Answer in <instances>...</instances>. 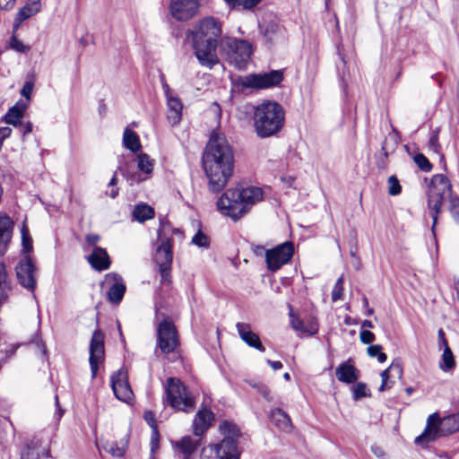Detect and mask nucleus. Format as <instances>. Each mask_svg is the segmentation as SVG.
Masks as SVG:
<instances>
[{
	"label": "nucleus",
	"mask_w": 459,
	"mask_h": 459,
	"mask_svg": "<svg viewBox=\"0 0 459 459\" xmlns=\"http://www.w3.org/2000/svg\"><path fill=\"white\" fill-rule=\"evenodd\" d=\"M203 168L212 192L222 190L233 175L234 152L223 134L213 133L203 154Z\"/></svg>",
	"instance_id": "f257e3e1"
},
{
	"label": "nucleus",
	"mask_w": 459,
	"mask_h": 459,
	"mask_svg": "<svg viewBox=\"0 0 459 459\" xmlns=\"http://www.w3.org/2000/svg\"><path fill=\"white\" fill-rule=\"evenodd\" d=\"M221 33V23L212 17L203 19L188 33L187 37L192 41L195 55L201 65L212 68L219 63L216 48Z\"/></svg>",
	"instance_id": "f03ea898"
},
{
	"label": "nucleus",
	"mask_w": 459,
	"mask_h": 459,
	"mask_svg": "<svg viewBox=\"0 0 459 459\" xmlns=\"http://www.w3.org/2000/svg\"><path fill=\"white\" fill-rule=\"evenodd\" d=\"M262 199L263 191L260 187L230 188L218 199L217 208L223 215L237 221Z\"/></svg>",
	"instance_id": "7ed1b4c3"
},
{
	"label": "nucleus",
	"mask_w": 459,
	"mask_h": 459,
	"mask_svg": "<svg viewBox=\"0 0 459 459\" xmlns=\"http://www.w3.org/2000/svg\"><path fill=\"white\" fill-rule=\"evenodd\" d=\"M284 121V108L276 101L266 100L255 108L254 128L260 138H267L278 134L283 127Z\"/></svg>",
	"instance_id": "20e7f679"
},
{
	"label": "nucleus",
	"mask_w": 459,
	"mask_h": 459,
	"mask_svg": "<svg viewBox=\"0 0 459 459\" xmlns=\"http://www.w3.org/2000/svg\"><path fill=\"white\" fill-rule=\"evenodd\" d=\"M459 430V413H453L444 418L435 412L430 414L427 420L425 430L415 438V443L420 446H426L440 437L446 436Z\"/></svg>",
	"instance_id": "39448f33"
},
{
	"label": "nucleus",
	"mask_w": 459,
	"mask_h": 459,
	"mask_svg": "<svg viewBox=\"0 0 459 459\" xmlns=\"http://www.w3.org/2000/svg\"><path fill=\"white\" fill-rule=\"evenodd\" d=\"M452 185L450 180L443 174H436L432 177L428 191V208L433 219L432 230H434L438 214L442 211L445 200H451Z\"/></svg>",
	"instance_id": "423d86ee"
},
{
	"label": "nucleus",
	"mask_w": 459,
	"mask_h": 459,
	"mask_svg": "<svg viewBox=\"0 0 459 459\" xmlns=\"http://www.w3.org/2000/svg\"><path fill=\"white\" fill-rule=\"evenodd\" d=\"M167 403L173 408L188 412L195 408V399L179 379L170 377L166 385Z\"/></svg>",
	"instance_id": "0eeeda50"
},
{
	"label": "nucleus",
	"mask_w": 459,
	"mask_h": 459,
	"mask_svg": "<svg viewBox=\"0 0 459 459\" xmlns=\"http://www.w3.org/2000/svg\"><path fill=\"white\" fill-rule=\"evenodd\" d=\"M283 80L281 70H273L269 73L250 74L239 76L235 81V85L242 90H262L278 86Z\"/></svg>",
	"instance_id": "6e6552de"
},
{
	"label": "nucleus",
	"mask_w": 459,
	"mask_h": 459,
	"mask_svg": "<svg viewBox=\"0 0 459 459\" xmlns=\"http://www.w3.org/2000/svg\"><path fill=\"white\" fill-rule=\"evenodd\" d=\"M222 48L230 63L233 64L238 69L246 67L252 54V47L247 41L225 38L222 40Z\"/></svg>",
	"instance_id": "1a4fd4ad"
},
{
	"label": "nucleus",
	"mask_w": 459,
	"mask_h": 459,
	"mask_svg": "<svg viewBox=\"0 0 459 459\" xmlns=\"http://www.w3.org/2000/svg\"><path fill=\"white\" fill-rule=\"evenodd\" d=\"M165 226L158 230L159 245L156 248L155 262L159 266V270L162 278V281H169L170 267L173 259L171 239L164 234Z\"/></svg>",
	"instance_id": "9d476101"
},
{
	"label": "nucleus",
	"mask_w": 459,
	"mask_h": 459,
	"mask_svg": "<svg viewBox=\"0 0 459 459\" xmlns=\"http://www.w3.org/2000/svg\"><path fill=\"white\" fill-rule=\"evenodd\" d=\"M178 335L173 322L165 318L157 328V345L163 354L173 352L178 346Z\"/></svg>",
	"instance_id": "9b49d317"
},
{
	"label": "nucleus",
	"mask_w": 459,
	"mask_h": 459,
	"mask_svg": "<svg viewBox=\"0 0 459 459\" xmlns=\"http://www.w3.org/2000/svg\"><path fill=\"white\" fill-rule=\"evenodd\" d=\"M238 445L232 440L223 438L217 444L203 448L200 459H239Z\"/></svg>",
	"instance_id": "f8f14e48"
},
{
	"label": "nucleus",
	"mask_w": 459,
	"mask_h": 459,
	"mask_svg": "<svg viewBox=\"0 0 459 459\" xmlns=\"http://www.w3.org/2000/svg\"><path fill=\"white\" fill-rule=\"evenodd\" d=\"M294 254V246L290 241H286L265 252L267 269L276 272L288 264Z\"/></svg>",
	"instance_id": "ddd939ff"
},
{
	"label": "nucleus",
	"mask_w": 459,
	"mask_h": 459,
	"mask_svg": "<svg viewBox=\"0 0 459 459\" xmlns=\"http://www.w3.org/2000/svg\"><path fill=\"white\" fill-rule=\"evenodd\" d=\"M111 387L115 396L126 403H129L134 399V393L128 383L127 372L123 368L113 373L110 377Z\"/></svg>",
	"instance_id": "4468645a"
},
{
	"label": "nucleus",
	"mask_w": 459,
	"mask_h": 459,
	"mask_svg": "<svg viewBox=\"0 0 459 459\" xmlns=\"http://www.w3.org/2000/svg\"><path fill=\"white\" fill-rule=\"evenodd\" d=\"M199 6V0H170L169 13L177 21L186 22L197 14Z\"/></svg>",
	"instance_id": "2eb2a0df"
},
{
	"label": "nucleus",
	"mask_w": 459,
	"mask_h": 459,
	"mask_svg": "<svg viewBox=\"0 0 459 459\" xmlns=\"http://www.w3.org/2000/svg\"><path fill=\"white\" fill-rule=\"evenodd\" d=\"M105 357L104 333L96 330L91 340L90 344V366L91 377L94 378L97 375L99 365L101 364Z\"/></svg>",
	"instance_id": "dca6fc26"
},
{
	"label": "nucleus",
	"mask_w": 459,
	"mask_h": 459,
	"mask_svg": "<svg viewBox=\"0 0 459 459\" xmlns=\"http://www.w3.org/2000/svg\"><path fill=\"white\" fill-rule=\"evenodd\" d=\"M16 275L19 282L24 288L33 290L36 286L35 266L29 256L20 261L16 266Z\"/></svg>",
	"instance_id": "f3484780"
},
{
	"label": "nucleus",
	"mask_w": 459,
	"mask_h": 459,
	"mask_svg": "<svg viewBox=\"0 0 459 459\" xmlns=\"http://www.w3.org/2000/svg\"><path fill=\"white\" fill-rule=\"evenodd\" d=\"M403 367L400 361L395 360L381 373L382 383L379 386V391L383 392L386 389H390L394 384V378H402L403 377Z\"/></svg>",
	"instance_id": "a211bd4d"
},
{
	"label": "nucleus",
	"mask_w": 459,
	"mask_h": 459,
	"mask_svg": "<svg viewBox=\"0 0 459 459\" xmlns=\"http://www.w3.org/2000/svg\"><path fill=\"white\" fill-rule=\"evenodd\" d=\"M236 328L241 338L248 346L253 347L262 352L265 351L259 336L251 330V326L246 323H237Z\"/></svg>",
	"instance_id": "6ab92c4d"
},
{
	"label": "nucleus",
	"mask_w": 459,
	"mask_h": 459,
	"mask_svg": "<svg viewBox=\"0 0 459 459\" xmlns=\"http://www.w3.org/2000/svg\"><path fill=\"white\" fill-rule=\"evenodd\" d=\"M48 457L49 450L46 446H43L39 439L32 440L21 455V459H48Z\"/></svg>",
	"instance_id": "aec40b11"
},
{
	"label": "nucleus",
	"mask_w": 459,
	"mask_h": 459,
	"mask_svg": "<svg viewBox=\"0 0 459 459\" xmlns=\"http://www.w3.org/2000/svg\"><path fill=\"white\" fill-rule=\"evenodd\" d=\"M13 222L5 214L0 213V255L5 254L12 238Z\"/></svg>",
	"instance_id": "412c9836"
},
{
	"label": "nucleus",
	"mask_w": 459,
	"mask_h": 459,
	"mask_svg": "<svg viewBox=\"0 0 459 459\" xmlns=\"http://www.w3.org/2000/svg\"><path fill=\"white\" fill-rule=\"evenodd\" d=\"M40 9V0H28L26 4L16 13L13 28L18 29L22 22L38 13Z\"/></svg>",
	"instance_id": "4be33fe9"
},
{
	"label": "nucleus",
	"mask_w": 459,
	"mask_h": 459,
	"mask_svg": "<svg viewBox=\"0 0 459 459\" xmlns=\"http://www.w3.org/2000/svg\"><path fill=\"white\" fill-rule=\"evenodd\" d=\"M88 262L97 271L107 270L110 266L109 256L106 249L95 247L88 257Z\"/></svg>",
	"instance_id": "5701e85b"
},
{
	"label": "nucleus",
	"mask_w": 459,
	"mask_h": 459,
	"mask_svg": "<svg viewBox=\"0 0 459 459\" xmlns=\"http://www.w3.org/2000/svg\"><path fill=\"white\" fill-rule=\"evenodd\" d=\"M167 100V119L169 123L175 126L179 124L182 118L183 104L178 97H169Z\"/></svg>",
	"instance_id": "b1692460"
},
{
	"label": "nucleus",
	"mask_w": 459,
	"mask_h": 459,
	"mask_svg": "<svg viewBox=\"0 0 459 459\" xmlns=\"http://www.w3.org/2000/svg\"><path fill=\"white\" fill-rule=\"evenodd\" d=\"M214 420L213 413L207 409L199 410L194 419V433L195 436H201L210 427Z\"/></svg>",
	"instance_id": "393cba45"
},
{
	"label": "nucleus",
	"mask_w": 459,
	"mask_h": 459,
	"mask_svg": "<svg viewBox=\"0 0 459 459\" xmlns=\"http://www.w3.org/2000/svg\"><path fill=\"white\" fill-rule=\"evenodd\" d=\"M335 375L340 382L351 384L359 378L358 370L351 364V360H347L340 364L335 369Z\"/></svg>",
	"instance_id": "a878e982"
},
{
	"label": "nucleus",
	"mask_w": 459,
	"mask_h": 459,
	"mask_svg": "<svg viewBox=\"0 0 459 459\" xmlns=\"http://www.w3.org/2000/svg\"><path fill=\"white\" fill-rule=\"evenodd\" d=\"M199 445V439L186 436L180 440L175 442L173 446L184 455L185 459H188L189 456L197 449Z\"/></svg>",
	"instance_id": "bb28decb"
},
{
	"label": "nucleus",
	"mask_w": 459,
	"mask_h": 459,
	"mask_svg": "<svg viewBox=\"0 0 459 459\" xmlns=\"http://www.w3.org/2000/svg\"><path fill=\"white\" fill-rule=\"evenodd\" d=\"M270 420L273 424L283 431H290L292 428L290 416L280 408L271 411Z\"/></svg>",
	"instance_id": "cd10ccee"
},
{
	"label": "nucleus",
	"mask_w": 459,
	"mask_h": 459,
	"mask_svg": "<svg viewBox=\"0 0 459 459\" xmlns=\"http://www.w3.org/2000/svg\"><path fill=\"white\" fill-rule=\"evenodd\" d=\"M112 277L115 282L108 291V299L111 303L118 304L122 300L126 288L120 276L113 274Z\"/></svg>",
	"instance_id": "c85d7f7f"
},
{
	"label": "nucleus",
	"mask_w": 459,
	"mask_h": 459,
	"mask_svg": "<svg viewBox=\"0 0 459 459\" xmlns=\"http://www.w3.org/2000/svg\"><path fill=\"white\" fill-rule=\"evenodd\" d=\"M12 287L4 263L0 262V307L7 302Z\"/></svg>",
	"instance_id": "c756f323"
},
{
	"label": "nucleus",
	"mask_w": 459,
	"mask_h": 459,
	"mask_svg": "<svg viewBox=\"0 0 459 459\" xmlns=\"http://www.w3.org/2000/svg\"><path fill=\"white\" fill-rule=\"evenodd\" d=\"M24 109L23 106L14 105L5 114L4 117V122L14 126H21Z\"/></svg>",
	"instance_id": "7c9ffc66"
},
{
	"label": "nucleus",
	"mask_w": 459,
	"mask_h": 459,
	"mask_svg": "<svg viewBox=\"0 0 459 459\" xmlns=\"http://www.w3.org/2000/svg\"><path fill=\"white\" fill-rule=\"evenodd\" d=\"M219 429L224 438L230 439L238 445L237 438L239 437L240 431L236 424L224 420L220 423Z\"/></svg>",
	"instance_id": "2f4dec72"
},
{
	"label": "nucleus",
	"mask_w": 459,
	"mask_h": 459,
	"mask_svg": "<svg viewBox=\"0 0 459 459\" xmlns=\"http://www.w3.org/2000/svg\"><path fill=\"white\" fill-rule=\"evenodd\" d=\"M123 143L126 148L136 152L141 148V143L138 135L129 128H126L123 134Z\"/></svg>",
	"instance_id": "473e14b6"
},
{
	"label": "nucleus",
	"mask_w": 459,
	"mask_h": 459,
	"mask_svg": "<svg viewBox=\"0 0 459 459\" xmlns=\"http://www.w3.org/2000/svg\"><path fill=\"white\" fill-rule=\"evenodd\" d=\"M134 218L139 222H144L154 216V210L148 204H137L133 211Z\"/></svg>",
	"instance_id": "72a5a7b5"
},
{
	"label": "nucleus",
	"mask_w": 459,
	"mask_h": 459,
	"mask_svg": "<svg viewBox=\"0 0 459 459\" xmlns=\"http://www.w3.org/2000/svg\"><path fill=\"white\" fill-rule=\"evenodd\" d=\"M154 167V160L146 153L137 155V168L139 170L148 176L152 173Z\"/></svg>",
	"instance_id": "f704fd0d"
},
{
	"label": "nucleus",
	"mask_w": 459,
	"mask_h": 459,
	"mask_svg": "<svg viewBox=\"0 0 459 459\" xmlns=\"http://www.w3.org/2000/svg\"><path fill=\"white\" fill-rule=\"evenodd\" d=\"M455 361L454 359L453 352L449 347L443 349V354L439 362V368L442 371L447 372L455 368Z\"/></svg>",
	"instance_id": "c9c22d12"
},
{
	"label": "nucleus",
	"mask_w": 459,
	"mask_h": 459,
	"mask_svg": "<svg viewBox=\"0 0 459 459\" xmlns=\"http://www.w3.org/2000/svg\"><path fill=\"white\" fill-rule=\"evenodd\" d=\"M229 6L237 10H252L261 0H224Z\"/></svg>",
	"instance_id": "e433bc0d"
},
{
	"label": "nucleus",
	"mask_w": 459,
	"mask_h": 459,
	"mask_svg": "<svg viewBox=\"0 0 459 459\" xmlns=\"http://www.w3.org/2000/svg\"><path fill=\"white\" fill-rule=\"evenodd\" d=\"M103 449L115 457H122L126 452L125 445H118L117 442L107 441L103 445Z\"/></svg>",
	"instance_id": "4c0bfd02"
},
{
	"label": "nucleus",
	"mask_w": 459,
	"mask_h": 459,
	"mask_svg": "<svg viewBox=\"0 0 459 459\" xmlns=\"http://www.w3.org/2000/svg\"><path fill=\"white\" fill-rule=\"evenodd\" d=\"M117 170H119L121 174L130 181L131 185L146 179V178H142L138 173L131 172L130 166L127 164L125 166H119Z\"/></svg>",
	"instance_id": "58836bf2"
},
{
	"label": "nucleus",
	"mask_w": 459,
	"mask_h": 459,
	"mask_svg": "<svg viewBox=\"0 0 459 459\" xmlns=\"http://www.w3.org/2000/svg\"><path fill=\"white\" fill-rule=\"evenodd\" d=\"M382 350L383 348L381 345L373 344L368 347L367 352L369 357L377 358L378 362L384 363L386 360L387 356L382 351Z\"/></svg>",
	"instance_id": "ea45409f"
},
{
	"label": "nucleus",
	"mask_w": 459,
	"mask_h": 459,
	"mask_svg": "<svg viewBox=\"0 0 459 459\" xmlns=\"http://www.w3.org/2000/svg\"><path fill=\"white\" fill-rule=\"evenodd\" d=\"M343 283H344V277H343V275H341L337 279V281L333 288V290H332V300L333 302H336V301L343 299V290H344Z\"/></svg>",
	"instance_id": "a19ab883"
},
{
	"label": "nucleus",
	"mask_w": 459,
	"mask_h": 459,
	"mask_svg": "<svg viewBox=\"0 0 459 459\" xmlns=\"http://www.w3.org/2000/svg\"><path fill=\"white\" fill-rule=\"evenodd\" d=\"M21 232L23 252L30 253L32 250V239L30 236L29 230L25 225H23Z\"/></svg>",
	"instance_id": "79ce46f5"
},
{
	"label": "nucleus",
	"mask_w": 459,
	"mask_h": 459,
	"mask_svg": "<svg viewBox=\"0 0 459 459\" xmlns=\"http://www.w3.org/2000/svg\"><path fill=\"white\" fill-rule=\"evenodd\" d=\"M429 148L434 153L437 154L440 157L441 160L444 159L443 154H441V152H440L441 147H440V144L438 143V135H437V131L432 132V134L430 135L429 142Z\"/></svg>",
	"instance_id": "37998d69"
},
{
	"label": "nucleus",
	"mask_w": 459,
	"mask_h": 459,
	"mask_svg": "<svg viewBox=\"0 0 459 459\" xmlns=\"http://www.w3.org/2000/svg\"><path fill=\"white\" fill-rule=\"evenodd\" d=\"M191 242L199 247H208L210 244L209 238L201 230H198L197 233L192 238Z\"/></svg>",
	"instance_id": "c03bdc74"
},
{
	"label": "nucleus",
	"mask_w": 459,
	"mask_h": 459,
	"mask_svg": "<svg viewBox=\"0 0 459 459\" xmlns=\"http://www.w3.org/2000/svg\"><path fill=\"white\" fill-rule=\"evenodd\" d=\"M9 47L19 53H26L30 50V47L23 44L15 36H12L9 41Z\"/></svg>",
	"instance_id": "a18cd8bd"
},
{
	"label": "nucleus",
	"mask_w": 459,
	"mask_h": 459,
	"mask_svg": "<svg viewBox=\"0 0 459 459\" xmlns=\"http://www.w3.org/2000/svg\"><path fill=\"white\" fill-rule=\"evenodd\" d=\"M414 161L418 165V167L425 172H429L432 169V166L429 160L421 153L415 155Z\"/></svg>",
	"instance_id": "49530a36"
},
{
	"label": "nucleus",
	"mask_w": 459,
	"mask_h": 459,
	"mask_svg": "<svg viewBox=\"0 0 459 459\" xmlns=\"http://www.w3.org/2000/svg\"><path fill=\"white\" fill-rule=\"evenodd\" d=\"M402 187L395 176L388 178V193L391 195H397L401 193Z\"/></svg>",
	"instance_id": "de8ad7c7"
},
{
	"label": "nucleus",
	"mask_w": 459,
	"mask_h": 459,
	"mask_svg": "<svg viewBox=\"0 0 459 459\" xmlns=\"http://www.w3.org/2000/svg\"><path fill=\"white\" fill-rule=\"evenodd\" d=\"M290 324L294 330L299 331L301 333H307V329L306 328L304 322L297 317L294 314L292 309L290 308Z\"/></svg>",
	"instance_id": "09e8293b"
},
{
	"label": "nucleus",
	"mask_w": 459,
	"mask_h": 459,
	"mask_svg": "<svg viewBox=\"0 0 459 459\" xmlns=\"http://www.w3.org/2000/svg\"><path fill=\"white\" fill-rule=\"evenodd\" d=\"M449 210L454 220L459 223V197H451Z\"/></svg>",
	"instance_id": "8fccbe9b"
},
{
	"label": "nucleus",
	"mask_w": 459,
	"mask_h": 459,
	"mask_svg": "<svg viewBox=\"0 0 459 459\" xmlns=\"http://www.w3.org/2000/svg\"><path fill=\"white\" fill-rule=\"evenodd\" d=\"M353 398L355 400L367 396V385L363 383H358L352 387Z\"/></svg>",
	"instance_id": "3c124183"
},
{
	"label": "nucleus",
	"mask_w": 459,
	"mask_h": 459,
	"mask_svg": "<svg viewBox=\"0 0 459 459\" xmlns=\"http://www.w3.org/2000/svg\"><path fill=\"white\" fill-rule=\"evenodd\" d=\"M254 387L257 388V391L259 392V394H262L263 397L266 401H268V402L273 401V396L271 395V391L265 385L258 384V385H255Z\"/></svg>",
	"instance_id": "603ef678"
},
{
	"label": "nucleus",
	"mask_w": 459,
	"mask_h": 459,
	"mask_svg": "<svg viewBox=\"0 0 459 459\" xmlns=\"http://www.w3.org/2000/svg\"><path fill=\"white\" fill-rule=\"evenodd\" d=\"M117 172L114 174L112 178L110 179L108 186L110 187V192L107 193L111 198H116L118 195V188L116 186L117 184Z\"/></svg>",
	"instance_id": "864d4df0"
},
{
	"label": "nucleus",
	"mask_w": 459,
	"mask_h": 459,
	"mask_svg": "<svg viewBox=\"0 0 459 459\" xmlns=\"http://www.w3.org/2000/svg\"><path fill=\"white\" fill-rule=\"evenodd\" d=\"M359 338L363 343L368 344V343H371L375 340V334L372 332H370L369 330L363 329L359 333Z\"/></svg>",
	"instance_id": "5fc2aeb1"
},
{
	"label": "nucleus",
	"mask_w": 459,
	"mask_h": 459,
	"mask_svg": "<svg viewBox=\"0 0 459 459\" xmlns=\"http://www.w3.org/2000/svg\"><path fill=\"white\" fill-rule=\"evenodd\" d=\"M160 82H161V87H162V90L164 91V94H165V97H166V100L169 99V97H175L177 96L174 92H172V91L170 90L169 84L167 83L166 80H165V77L164 75L162 74L160 76Z\"/></svg>",
	"instance_id": "6e6d98bb"
},
{
	"label": "nucleus",
	"mask_w": 459,
	"mask_h": 459,
	"mask_svg": "<svg viewBox=\"0 0 459 459\" xmlns=\"http://www.w3.org/2000/svg\"><path fill=\"white\" fill-rule=\"evenodd\" d=\"M144 420L147 421L149 426L153 429H157L154 414L152 411H146L144 413Z\"/></svg>",
	"instance_id": "4d7b16f0"
},
{
	"label": "nucleus",
	"mask_w": 459,
	"mask_h": 459,
	"mask_svg": "<svg viewBox=\"0 0 459 459\" xmlns=\"http://www.w3.org/2000/svg\"><path fill=\"white\" fill-rule=\"evenodd\" d=\"M268 249H266L264 246L261 245H252V251L256 256H264L265 257V252H267Z\"/></svg>",
	"instance_id": "13d9d810"
},
{
	"label": "nucleus",
	"mask_w": 459,
	"mask_h": 459,
	"mask_svg": "<svg viewBox=\"0 0 459 459\" xmlns=\"http://www.w3.org/2000/svg\"><path fill=\"white\" fill-rule=\"evenodd\" d=\"M32 90H33V84H32V82H27L23 85V87H22V89L21 93H22V96H24V97H26L27 99H29V98H30V94H31V92H32Z\"/></svg>",
	"instance_id": "bf43d9fd"
},
{
	"label": "nucleus",
	"mask_w": 459,
	"mask_h": 459,
	"mask_svg": "<svg viewBox=\"0 0 459 459\" xmlns=\"http://www.w3.org/2000/svg\"><path fill=\"white\" fill-rule=\"evenodd\" d=\"M159 433L158 429L152 430V440H151V450L154 452L158 448Z\"/></svg>",
	"instance_id": "052dcab7"
},
{
	"label": "nucleus",
	"mask_w": 459,
	"mask_h": 459,
	"mask_svg": "<svg viewBox=\"0 0 459 459\" xmlns=\"http://www.w3.org/2000/svg\"><path fill=\"white\" fill-rule=\"evenodd\" d=\"M15 0H0V9L2 10H11L14 6Z\"/></svg>",
	"instance_id": "680f3d73"
},
{
	"label": "nucleus",
	"mask_w": 459,
	"mask_h": 459,
	"mask_svg": "<svg viewBox=\"0 0 459 459\" xmlns=\"http://www.w3.org/2000/svg\"><path fill=\"white\" fill-rule=\"evenodd\" d=\"M437 341H438V345H439L440 349L449 347L447 341L445 337V333L442 329L438 330V340Z\"/></svg>",
	"instance_id": "e2e57ef3"
},
{
	"label": "nucleus",
	"mask_w": 459,
	"mask_h": 459,
	"mask_svg": "<svg viewBox=\"0 0 459 459\" xmlns=\"http://www.w3.org/2000/svg\"><path fill=\"white\" fill-rule=\"evenodd\" d=\"M100 240V236L99 235H96V234H89L87 235L86 237V242L89 246H92L93 248L96 246V244L98 243V241Z\"/></svg>",
	"instance_id": "0e129e2a"
},
{
	"label": "nucleus",
	"mask_w": 459,
	"mask_h": 459,
	"mask_svg": "<svg viewBox=\"0 0 459 459\" xmlns=\"http://www.w3.org/2000/svg\"><path fill=\"white\" fill-rule=\"evenodd\" d=\"M267 363L270 365V367L273 370L281 369L283 367V365L281 361H273V360L267 359Z\"/></svg>",
	"instance_id": "69168bd1"
},
{
	"label": "nucleus",
	"mask_w": 459,
	"mask_h": 459,
	"mask_svg": "<svg viewBox=\"0 0 459 459\" xmlns=\"http://www.w3.org/2000/svg\"><path fill=\"white\" fill-rule=\"evenodd\" d=\"M22 126V135H26L30 134L32 131V124L30 122H27L25 125Z\"/></svg>",
	"instance_id": "338daca9"
},
{
	"label": "nucleus",
	"mask_w": 459,
	"mask_h": 459,
	"mask_svg": "<svg viewBox=\"0 0 459 459\" xmlns=\"http://www.w3.org/2000/svg\"><path fill=\"white\" fill-rule=\"evenodd\" d=\"M19 344H13L9 350L5 351L6 359L12 357L17 351Z\"/></svg>",
	"instance_id": "774afa93"
}]
</instances>
